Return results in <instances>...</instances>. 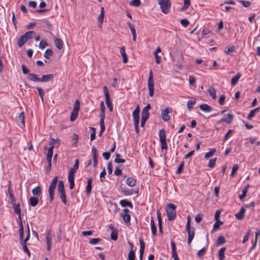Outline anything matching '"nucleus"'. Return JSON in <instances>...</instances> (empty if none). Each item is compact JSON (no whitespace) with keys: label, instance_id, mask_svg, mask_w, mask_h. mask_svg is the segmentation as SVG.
<instances>
[{"label":"nucleus","instance_id":"obj_1","mask_svg":"<svg viewBox=\"0 0 260 260\" xmlns=\"http://www.w3.org/2000/svg\"><path fill=\"white\" fill-rule=\"evenodd\" d=\"M176 206L173 204H169L167 205L166 212L169 220H173L175 219L176 217Z\"/></svg>","mask_w":260,"mask_h":260},{"label":"nucleus","instance_id":"obj_2","mask_svg":"<svg viewBox=\"0 0 260 260\" xmlns=\"http://www.w3.org/2000/svg\"><path fill=\"white\" fill-rule=\"evenodd\" d=\"M190 221V216H188L186 225V231L188 233V243L189 244L191 243L194 236V228H192V229H191Z\"/></svg>","mask_w":260,"mask_h":260},{"label":"nucleus","instance_id":"obj_3","mask_svg":"<svg viewBox=\"0 0 260 260\" xmlns=\"http://www.w3.org/2000/svg\"><path fill=\"white\" fill-rule=\"evenodd\" d=\"M58 192L59 193V196L60 197V199L61 200L63 203L65 205L67 204V201L66 200V192L64 187V183L62 181L59 180L58 181V187H57Z\"/></svg>","mask_w":260,"mask_h":260},{"label":"nucleus","instance_id":"obj_4","mask_svg":"<svg viewBox=\"0 0 260 260\" xmlns=\"http://www.w3.org/2000/svg\"><path fill=\"white\" fill-rule=\"evenodd\" d=\"M58 181V177L55 176L53 179L48 189V192L50 197V202L52 203L54 199V191L56 188V184Z\"/></svg>","mask_w":260,"mask_h":260},{"label":"nucleus","instance_id":"obj_5","mask_svg":"<svg viewBox=\"0 0 260 260\" xmlns=\"http://www.w3.org/2000/svg\"><path fill=\"white\" fill-rule=\"evenodd\" d=\"M162 12L164 14H168L171 8V2L169 0H157Z\"/></svg>","mask_w":260,"mask_h":260},{"label":"nucleus","instance_id":"obj_6","mask_svg":"<svg viewBox=\"0 0 260 260\" xmlns=\"http://www.w3.org/2000/svg\"><path fill=\"white\" fill-rule=\"evenodd\" d=\"M159 140L161 144V148L162 150L167 149L168 145L166 142V132L164 129H161L159 132Z\"/></svg>","mask_w":260,"mask_h":260},{"label":"nucleus","instance_id":"obj_7","mask_svg":"<svg viewBox=\"0 0 260 260\" xmlns=\"http://www.w3.org/2000/svg\"><path fill=\"white\" fill-rule=\"evenodd\" d=\"M148 87L149 89V94L150 96H153L154 92V81L153 79V73L151 70L149 73V76L148 79Z\"/></svg>","mask_w":260,"mask_h":260},{"label":"nucleus","instance_id":"obj_8","mask_svg":"<svg viewBox=\"0 0 260 260\" xmlns=\"http://www.w3.org/2000/svg\"><path fill=\"white\" fill-rule=\"evenodd\" d=\"M104 95L105 96L106 103L107 107L108 108L110 112L113 111V106L112 102L110 100V94L109 92L108 88L107 86H104L103 87Z\"/></svg>","mask_w":260,"mask_h":260},{"label":"nucleus","instance_id":"obj_9","mask_svg":"<svg viewBox=\"0 0 260 260\" xmlns=\"http://www.w3.org/2000/svg\"><path fill=\"white\" fill-rule=\"evenodd\" d=\"M46 243L47 245V250L50 251L51 247L52 245V235L51 234V230L48 231L47 234H46Z\"/></svg>","mask_w":260,"mask_h":260},{"label":"nucleus","instance_id":"obj_10","mask_svg":"<svg viewBox=\"0 0 260 260\" xmlns=\"http://www.w3.org/2000/svg\"><path fill=\"white\" fill-rule=\"evenodd\" d=\"M79 159H76L74 166L70 170L68 176L74 177L75 174L79 168Z\"/></svg>","mask_w":260,"mask_h":260},{"label":"nucleus","instance_id":"obj_11","mask_svg":"<svg viewBox=\"0 0 260 260\" xmlns=\"http://www.w3.org/2000/svg\"><path fill=\"white\" fill-rule=\"evenodd\" d=\"M124 213H122L121 214V217H123V220L126 223H130L131 221V216L128 214L129 210L128 209H123Z\"/></svg>","mask_w":260,"mask_h":260},{"label":"nucleus","instance_id":"obj_12","mask_svg":"<svg viewBox=\"0 0 260 260\" xmlns=\"http://www.w3.org/2000/svg\"><path fill=\"white\" fill-rule=\"evenodd\" d=\"M139 113H140V109L138 105L136 108L133 112V117L134 119V123H139Z\"/></svg>","mask_w":260,"mask_h":260},{"label":"nucleus","instance_id":"obj_13","mask_svg":"<svg viewBox=\"0 0 260 260\" xmlns=\"http://www.w3.org/2000/svg\"><path fill=\"white\" fill-rule=\"evenodd\" d=\"M234 117V116L233 115L230 114V113L226 115V118H222L221 119H220V120L218 121V122L220 123V122H224L228 124H230L232 122Z\"/></svg>","mask_w":260,"mask_h":260},{"label":"nucleus","instance_id":"obj_14","mask_svg":"<svg viewBox=\"0 0 260 260\" xmlns=\"http://www.w3.org/2000/svg\"><path fill=\"white\" fill-rule=\"evenodd\" d=\"M169 108H166L165 110H163L161 111V118L164 121H167L170 119V117L169 115Z\"/></svg>","mask_w":260,"mask_h":260},{"label":"nucleus","instance_id":"obj_15","mask_svg":"<svg viewBox=\"0 0 260 260\" xmlns=\"http://www.w3.org/2000/svg\"><path fill=\"white\" fill-rule=\"evenodd\" d=\"M92 153L93 155V167L96 168L98 165L97 150L94 146L92 148Z\"/></svg>","mask_w":260,"mask_h":260},{"label":"nucleus","instance_id":"obj_16","mask_svg":"<svg viewBox=\"0 0 260 260\" xmlns=\"http://www.w3.org/2000/svg\"><path fill=\"white\" fill-rule=\"evenodd\" d=\"M54 78V75L50 74L48 75H44L40 78V82H46L52 80Z\"/></svg>","mask_w":260,"mask_h":260},{"label":"nucleus","instance_id":"obj_17","mask_svg":"<svg viewBox=\"0 0 260 260\" xmlns=\"http://www.w3.org/2000/svg\"><path fill=\"white\" fill-rule=\"evenodd\" d=\"M92 178H89L88 179L87 184L86 187V190H85L86 194L87 196H89L91 193V189H92Z\"/></svg>","mask_w":260,"mask_h":260},{"label":"nucleus","instance_id":"obj_18","mask_svg":"<svg viewBox=\"0 0 260 260\" xmlns=\"http://www.w3.org/2000/svg\"><path fill=\"white\" fill-rule=\"evenodd\" d=\"M200 109L205 112H210L212 111V108L207 104H203L200 105Z\"/></svg>","mask_w":260,"mask_h":260},{"label":"nucleus","instance_id":"obj_19","mask_svg":"<svg viewBox=\"0 0 260 260\" xmlns=\"http://www.w3.org/2000/svg\"><path fill=\"white\" fill-rule=\"evenodd\" d=\"M120 52L121 55L122 56L123 63H127L128 61V58H127V55L125 53V47L124 46L121 47L120 49Z\"/></svg>","mask_w":260,"mask_h":260},{"label":"nucleus","instance_id":"obj_20","mask_svg":"<svg viewBox=\"0 0 260 260\" xmlns=\"http://www.w3.org/2000/svg\"><path fill=\"white\" fill-rule=\"evenodd\" d=\"M27 78L31 81L40 82V78L38 77V75L36 74H29Z\"/></svg>","mask_w":260,"mask_h":260},{"label":"nucleus","instance_id":"obj_21","mask_svg":"<svg viewBox=\"0 0 260 260\" xmlns=\"http://www.w3.org/2000/svg\"><path fill=\"white\" fill-rule=\"evenodd\" d=\"M157 217L158 219V229L160 233H162V218L161 216V214L159 211L157 212Z\"/></svg>","mask_w":260,"mask_h":260},{"label":"nucleus","instance_id":"obj_22","mask_svg":"<svg viewBox=\"0 0 260 260\" xmlns=\"http://www.w3.org/2000/svg\"><path fill=\"white\" fill-rule=\"evenodd\" d=\"M17 122L21 123L23 126L25 125V114L24 112H22L19 115ZM19 125L20 124H18Z\"/></svg>","mask_w":260,"mask_h":260},{"label":"nucleus","instance_id":"obj_23","mask_svg":"<svg viewBox=\"0 0 260 260\" xmlns=\"http://www.w3.org/2000/svg\"><path fill=\"white\" fill-rule=\"evenodd\" d=\"M101 114L100 118H105V107L103 101L100 103Z\"/></svg>","mask_w":260,"mask_h":260},{"label":"nucleus","instance_id":"obj_24","mask_svg":"<svg viewBox=\"0 0 260 260\" xmlns=\"http://www.w3.org/2000/svg\"><path fill=\"white\" fill-rule=\"evenodd\" d=\"M245 213V209L244 208H241L239 212L235 214L236 218L238 220H241L243 218L244 214Z\"/></svg>","mask_w":260,"mask_h":260},{"label":"nucleus","instance_id":"obj_25","mask_svg":"<svg viewBox=\"0 0 260 260\" xmlns=\"http://www.w3.org/2000/svg\"><path fill=\"white\" fill-rule=\"evenodd\" d=\"M249 184H247L245 186L244 189L242 190V193L239 196V199L240 200H243L246 196V194L248 191V189L249 187Z\"/></svg>","mask_w":260,"mask_h":260},{"label":"nucleus","instance_id":"obj_26","mask_svg":"<svg viewBox=\"0 0 260 260\" xmlns=\"http://www.w3.org/2000/svg\"><path fill=\"white\" fill-rule=\"evenodd\" d=\"M38 203L39 200L37 198L31 197L29 198V203L30 206L35 207L38 204Z\"/></svg>","mask_w":260,"mask_h":260},{"label":"nucleus","instance_id":"obj_27","mask_svg":"<svg viewBox=\"0 0 260 260\" xmlns=\"http://www.w3.org/2000/svg\"><path fill=\"white\" fill-rule=\"evenodd\" d=\"M120 205L122 207H125L127 206V207H129V208H131V209H132L133 207L132 204L131 202H129L125 200H121L120 201Z\"/></svg>","mask_w":260,"mask_h":260},{"label":"nucleus","instance_id":"obj_28","mask_svg":"<svg viewBox=\"0 0 260 260\" xmlns=\"http://www.w3.org/2000/svg\"><path fill=\"white\" fill-rule=\"evenodd\" d=\"M136 183V180L133 177H128L126 180V184L130 187H133Z\"/></svg>","mask_w":260,"mask_h":260},{"label":"nucleus","instance_id":"obj_29","mask_svg":"<svg viewBox=\"0 0 260 260\" xmlns=\"http://www.w3.org/2000/svg\"><path fill=\"white\" fill-rule=\"evenodd\" d=\"M54 43L56 47L58 49H61L63 46V42L60 39H54Z\"/></svg>","mask_w":260,"mask_h":260},{"label":"nucleus","instance_id":"obj_30","mask_svg":"<svg viewBox=\"0 0 260 260\" xmlns=\"http://www.w3.org/2000/svg\"><path fill=\"white\" fill-rule=\"evenodd\" d=\"M259 107H257L254 109L251 110L247 117V119L250 120L252 118L254 117L255 115V113L259 111Z\"/></svg>","mask_w":260,"mask_h":260},{"label":"nucleus","instance_id":"obj_31","mask_svg":"<svg viewBox=\"0 0 260 260\" xmlns=\"http://www.w3.org/2000/svg\"><path fill=\"white\" fill-rule=\"evenodd\" d=\"M140 249V255H143L145 250V243L143 239H139Z\"/></svg>","mask_w":260,"mask_h":260},{"label":"nucleus","instance_id":"obj_32","mask_svg":"<svg viewBox=\"0 0 260 260\" xmlns=\"http://www.w3.org/2000/svg\"><path fill=\"white\" fill-rule=\"evenodd\" d=\"M27 41V40L26 39V38H25V37L23 36V35L22 36H21L20 38L18 39V42H17V44H18V46L19 47H21L23 46V45H24V44Z\"/></svg>","mask_w":260,"mask_h":260},{"label":"nucleus","instance_id":"obj_33","mask_svg":"<svg viewBox=\"0 0 260 260\" xmlns=\"http://www.w3.org/2000/svg\"><path fill=\"white\" fill-rule=\"evenodd\" d=\"M12 205H13L14 211V212L15 213V214H20L21 213L20 204L15 203V204H13Z\"/></svg>","mask_w":260,"mask_h":260},{"label":"nucleus","instance_id":"obj_34","mask_svg":"<svg viewBox=\"0 0 260 260\" xmlns=\"http://www.w3.org/2000/svg\"><path fill=\"white\" fill-rule=\"evenodd\" d=\"M241 77V74L240 73H238L236 76L233 77L231 80V85L235 86L236 84L238 81L239 79Z\"/></svg>","mask_w":260,"mask_h":260},{"label":"nucleus","instance_id":"obj_35","mask_svg":"<svg viewBox=\"0 0 260 260\" xmlns=\"http://www.w3.org/2000/svg\"><path fill=\"white\" fill-rule=\"evenodd\" d=\"M208 91L209 92V94L210 95L213 99H215L216 98V90L213 87H210L208 89Z\"/></svg>","mask_w":260,"mask_h":260},{"label":"nucleus","instance_id":"obj_36","mask_svg":"<svg viewBox=\"0 0 260 260\" xmlns=\"http://www.w3.org/2000/svg\"><path fill=\"white\" fill-rule=\"evenodd\" d=\"M225 247L221 248L218 252V256L219 260H224L225 258L224 252L225 251Z\"/></svg>","mask_w":260,"mask_h":260},{"label":"nucleus","instance_id":"obj_37","mask_svg":"<svg viewBox=\"0 0 260 260\" xmlns=\"http://www.w3.org/2000/svg\"><path fill=\"white\" fill-rule=\"evenodd\" d=\"M36 35V32L34 31H29L25 33L23 36L25 37L26 39L27 40L32 38Z\"/></svg>","mask_w":260,"mask_h":260},{"label":"nucleus","instance_id":"obj_38","mask_svg":"<svg viewBox=\"0 0 260 260\" xmlns=\"http://www.w3.org/2000/svg\"><path fill=\"white\" fill-rule=\"evenodd\" d=\"M53 54V51L51 49H47L44 54V57L47 59H49Z\"/></svg>","mask_w":260,"mask_h":260},{"label":"nucleus","instance_id":"obj_39","mask_svg":"<svg viewBox=\"0 0 260 260\" xmlns=\"http://www.w3.org/2000/svg\"><path fill=\"white\" fill-rule=\"evenodd\" d=\"M32 193L34 196H39L41 193V188L38 186L32 190Z\"/></svg>","mask_w":260,"mask_h":260},{"label":"nucleus","instance_id":"obj_40","mask_svg":"<svg viewBox=\"0 0 260 260\" xmlns=\"http://www.w3.org/2000/svg\"><path fill=\"white\" fill-rule=\"evenodd\" d=\"M215 152H216L215 148L211 149L210 151L209 152L206 153L205 154V157L207 159V158H209L212 157L214 155V154L215 153Z\"/></svg>","mask_w":260,"mask_h":260},{"label":"nucleus","instance_id":"obj_41","mask_svg":"<svg viewBox=\"0 0 260 260\" xmlns=\"http://www.w3.org/2000/svg\"><path fill=\"white\" fill-rule=\"evenodd\" d=\"M223 224V222L220 221V220H216V222L214 223L213 225V229L212 231L213 233L214 231L218 229L219 228L220 226L221 225Z\"/></svg>","mask_w":260,"mask_h":260},{"label":"nucleus","instance_id":"obj_42","mask_svg":"<svg viewBox=\"0 0 260 260\" xmlns=\"http://www.w3.org/2000/svg\"><path fill=\"white\" fill-rule=\"evenodd\" d=\"M225 242V238L222 236H219L216 242V246H219L223 244Z\"/></svg>","mask_w":260,"mask_h":260},{"label":"nucleus","instance_id":"obj_43","mask_svg":"<svg viewBox=\"0 0 260 260\" xmlns=\"http://www.w3.org/2000/svg\"><path fill=\"white\" fill-rule=\"evenodd\" d=\"M68 181L70 183V188L71 189H73L75 183H74V177L69 176H68Z\"/></svg>","mask_w":260,"mask_h":260},{"label":"nucleus","instance_id":"obj_44","mask_svg":"<svg viewBox=\"0 0 260 260\" xmlns=\"http://www.w3.org/2000/svg\"><path fill=\"white\" fill-rule=\"evenodd\" d=\"M80 110V102L78 100H76L74 105L73 111L75 112H78Z\"/></svg>","mask_w":260,"mask_h":260},{"label":"nucleus","instance_id":"obj_45","mask_svg":"<svg viewBox=\"0 0 260 260\" xmlns=\"http://www.w3.org/2000/svg\"><path fill=\"white\" fill-rule=\"evenodd\" d=\"M117 235H118V231L117 230L112 231L111 236H110L111 239L113 241H116L118 238Z\"/></svg>","mask_w":260,"mask_h":260},{"label":"nucleus","instance_id":"obj_46","mask_svg":"<svg viewBox=\"0 0 260 260\" xmlns=\"http://www.w3.org/2000/svg\"><path fill=\"white\" fill-rule=\"evenodd\" d=\"M90 129L92 131V132L90 134V141H92L95 139L96 129L93 127H90Z\"/></svg>","mask_w":260,"mask_h":260},{"label":"nucleus","instance_id":"obj_47","mask_svg":"<svg viewBox=\"0 0 260 260\" xmlns=\"http://www.w3.org/2000/svg\"><path fill=\"white\" fill-rule=\"evenodd\" d=\"M104 17V9L103 7H102V8H101V14H100V15L99 16V17H98L99 21L100 23H103Z\"/></svg>","mask_w":260,"mask_h":260},{"label":"nucleus","instance_id":"obj_48","mask_svg":"<svg viewBox=\"0 0 260 260\" xmlns=\"http://www.w3.org/2000/svg\"><path fill=\"white\" fill-rule=\"evenodd\" d=\"M78 115V112L72 111L71 113L70 120L71 121H74L77 118Z\"/></svg>","mask_w":260,"mask_h":260},{"label":"nucleus","instance_id":"obj_49","mask_svg":"<svg viewBox=\"0 0 260 260\" xmlns=\"http://www.w3.org/2000/svg\"><path fill=\"white\" fill-rule=\"evenodd\" d=\"M190 0H184V5L181 8V10L184 11L187 9L190 6Z\"/></svg>","mask_w":260,"mask_h":260},{"label":"nucleus","instance_id":"obj_50","mask_svg":"<svg viewBox=\"0 0 260 260\" xmlns=\"http://www.w3.org/2000/svg\"><path fill=\"white\" fill-rule=\"evenodd\" d=\"M128 260H135V253L133 249H131L128 254Z\"/></svg>","mask_w":260,"mask_h":260},{"label":"nucleus","instance_id":"obj_51","mask_svg":"<svg viewBox=\"0 0 260 260\" xmlns=\"http://www.w3.org/2000/svg\"><path fill=\"white\" fill-rule=\"evenodd\" d=\"M129 5L138 7L141 5V1L140 0H132L129 2Z\"/></svg>","mask_w":260,"mask_h":260},{"label":"nucleus","instance_id":"obj_52","mask_svg":"<svg viewBox=\"0 0 260 260\" xmlns=\"http://www.w3.org/2000/svg\"><path fill=\"white\" fill-rule=\"evenodd\" d=\"M54 146H50L48 149L47 157L48 158H52L53 155Z\"/></svg>","mask_w":260,"mask_h":260},{"label":"nucleus","instance_id":"obj_53","mask_svg":"<svg viewBox=\"0 0 260 260\" xmlns=\"http://www.w3.org/2000/svg\"><path fill=\"white\" fill-rule=\"evenodd\" d=\"M104 119H105V118H100V128H101L100 131H101V132H104V131L105 130Z\"/></svg>","mask_w":260,"mask_h":260},{"label":"nucleus","instance_id":"obj_54","mask_svg":"<svg viewBox=\"0 0 260 260\" xmlns=\"http://www.w3.org/2000/svg\"><path fill=\"white\" fill-rule=\"evenodd\" d=\"M142 118H144V119H148L149 116V111H147L145 110H142V114H141Z\"/></svg>","mask_w":260,"mask_h":260},{"label":"nucleus","instance_id":"obj_55","mask_svg":"<svg viewBox=\"0 0 260 260\" xmlns=\"http://www.w3.org/2000/svg\"><path fill=\"white\" fill-rule=\"evenodd\" d=\"M184 165V161H181L176 171V174H179L182 172Z\"/></svg>","mask_w":260,"mask_h":260},{"label":"nucleus","instance_id":"obj_56","mask_svg":"<svg viewBox=\"0 0 260 260\" xmlns=\"http://www.w3.org/2000/svg\"><path fill=\"white\" fill-rule=\"evenodd\" d=\"M37 89L38 91L39 94L41 98L42 101H43V97L44 95V92L42 88L39 87H37Z\"/></svg>","mask_w":260,"mask_h":260},{"label":"nucleus","instance_id":"obj_57","mask_svg":"<svg viewBox=\"0 0 260 260\" xmlns=\"http://www.w3.org/2000/svg\"><path fill=\"white\" fill-rule=\"evenodd\" d=\"M216 158L210 159L209 161L208 166L210 168H213L216 164Z\"/></svg>","mask_w":260,"mask_h":260},{"label":"nucleus","instance_id":"obj_58","mask_svg":"<svg viewBox=\"0 0 260 260\" xmlns=\"http://www.w3.org/2000/svg\"><path fill=\"white\" fill-rule=\"evenodd\" d=\"M101 241V239L100 238H93L91 239L89 241V243L92 245L96 244L100 242Z\"/></svg>","mask_w":260,"mask_h":260},{"label":"nucleus","instance_id":"obj_59","mask_svg":"<svg viewBox=\"0 0 260 260\" xmlns=\"http://www.w3.org/2000/svg\"><path fill=\"white\" fill-rule=\"evenodd\" d=\"M206 251V248L205 247L202 248L201 250H200L197 253V256L199 257H201L202 255H203Z\"/></svg>","mask_w":260,"mask_h":260},{"label":"nucleus","instance_id":"obj_60","mask_svg":"<svg viewBox=\"0 0 260 260\" xmlns=\"http://www.w3.org/2000/svg\"><path fill=\"white\" fill-rule=\"evenodd\" d=\"M21 245L23 247V249L25 253H27L28 255V256L30 257V252L28 247L26 246V244H21Z\"/></svg>","mask_w":260,"mask_h":260},{"label":"nucleus","instance_id":"obj_61","mask_svg":"<svg viewBox=\"0 0 260 260\" xmlns=\"http://www.w3.org/2000/svg\"><path fill=\"white\" fill-rule=\"evenodd\" d=\"M238 168H239V166L238 165H235L233 166L231 173V176L232 177H233L235 175V174L237 171Z\"/></svg>","mask_w":260,"mask_h":260},{"label":"nucleus","instance_id":"obj_62","mask_svg":"<svg viewBox=\"0 0 260 260\" xmlns=\"http://www.w3.org/2000/svg\"><path fill=\"white\" fill-rule=\"evenodd\" d=\"M239 2L242 4V5L245 7H248L250 6L251 3L248 1H245L243 0H240Z\"/></svg>","mask_w":260,"mask_h":260},{"label":"nucleus","instance_id":"obj_63","mask_svg":"<svg viewBox=\"0 0 260 260\" xmlns=\"http://www.w3.org/2000/svg\"><path fill=\"white\" fill-rule=\"evenodd\" d=\"M21 68L24 74H29V70L24 64H22Z\"/></svg>","mask_w":260,"mask_h":260},{"label":"nucleus","instance_id":"obj_64","mask_svg":"<svg viewBox=\"0 0 260 260\" xmlns=\"http://www.w3.org/2000/svg\"><path fill=\"white\" fill-rule=\"evenodd\" d=\"M108 172L109 174H111L113 172V166L112 164L111 161H109L108 164Z\"/></svg>","mask_w":260,"mask_h":260}]
</instances>
